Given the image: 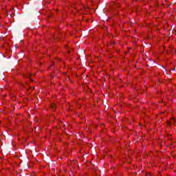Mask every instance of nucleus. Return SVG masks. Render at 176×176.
I'll return each instance as SVG.
<instances>
[{"label":"nucleus","mask_w":176,"mask_h":176,"mask_svg":"<svg viewBox=\"0 0 176 176\" xmlns=\"http://www.w3.org/2000/svg\"><path fill=\"white\" fill-rule=\"evenodd\" d=\"M171 123H175V126H176V119L175 118H172L171 119Z\"/></svg>","instance_id":"f257e3e1"},{"label":"nucleus","mask_w":176,"mask_h":176,"mask_svg":"<svg viewBox=\"0 0 176 176\" xmlns=\"http://www.w3.org/2000/svg\"><path fill=\"white\" fill-rule=\"evenodd\" d=\"M24 77H25V78H28L30 80H31V78H31V74L25 75Z\"/></svg>","instance_id":"f03ea898"},{"label":"nucleus","mask_w":176,"mask_h":176,"mask_svg":"<svg viewBox=\"0 0 176 176\" xmlns=\"http://www.w3.org/2000/svg\"><path fill=\"white\" fill-rule=\"evenodd\" d=\"M51 108H52V109H56V104H51Z\"/></svg>","instance_id":"7ed1b4c3"},{"label":"nucleus","mask_w":176,"mask_h":176,"mask_svg":"<svg viewBox=\"0 0 176 176\" xmlns=\"http://www.w3.org/2000/svg\"><path fill=\"white\" fill-rule=\"evenodd\" d=\"M168 126H171V123L170 122H168Z\"/></svg>","instance_id":"20e7f679"},{"label":"nucleus","mask_w":176,"mask_h":176,"mask_svg":"<svg viewBox=\"0 0 176 176\" xmlns=\"http://www.w3.org/2000/svg\"><path fill=\"white\" fill-rule=\"evenodd\" d=\"M147 176H151V173L147 174Z\"/></svg>","instance_id":"39448f33"}]
</instances>
